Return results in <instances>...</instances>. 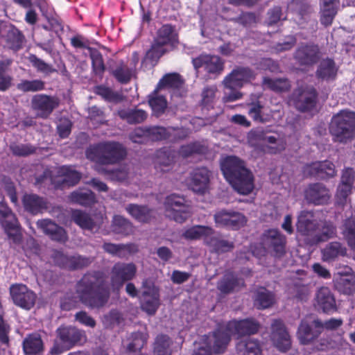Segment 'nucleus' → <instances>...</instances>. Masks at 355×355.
<instances>
[{
    "label": "nucleus",
    "mask_w": 355,
    "mask_h": 355,
    "mask_svg": "<svg viewBox=\"0 0 355 355\" xmlns=\"http://www.w3.org/2000/svg\"><path fill=\"white\" fill-rule=\"evenodd\" d=\"M54 39L53 33L46 27L44 26V30L37 35V45L42 48L46 52L51 53L53 51V40Z\"/></svg>",
    "instance_id": "obj_56"
},
{
    "label": "nucleus",
    "mask_w": 355,
    "mask_h": 355,
    "mask_svg": "<svg viewBox=\"0 0 355 355\" xmlns=\"http://www.w3.org/2000/svg\"><path fill=\"white\" fill-rule=\"evenodd\" d=\"M36 224L37 227L42 230L51 239L60 243H64L67 240V234L64 229L53 220L50 219L39 220Z\"/></svg>",
    "instance_id": "obj_27"
},
{
    "label": "nucleus",
    "mask_w": 355,
    "mask_h": 355,
    "mask_svg": "<svg viewBox=\"0 0 355 355\" xmlns=\"http://www.w3.org/2000/svg\"><path fill=\"white\" fill-rule=\"evenodd\" d=\"M17 88L24 92H35L44 89V82L41 80H22L17 84Z\"/></svg>",
    "instance_id": "obj_61"
},
{
    "label": "nucleus",
    "mask_w": 355,
    "mask_h": 355,
    "mask_svg": "<svg viewBox=\"0 0 355 355\" xmlns=\"http://www.w3.org/2000/svg\"><path fill=\"white\" fill-rule=\"evenodd\" d=\"M173 341L170 337L166 334L158 335L153 343L154 355H172L171 347Z\"/></svg>",
    "instance_id": "obj_43"
},
{
    "label": "nucleus",
    "mask_w": 355,
    "mask_h": 355,
    "mask_svg": "<svg viewBox=\"0 0 355 355\" xmlns=\"http://www.w3.org/2000/svg\"><path fill=\"white\" fill-rule=\"evenodd\" d=\"M312 324L313 327H311L306 320H303L299 325L297 335L300 342L303 345L311 343L321 334L320 320L315 319Z\"/></svg>",
    "instance_id": "obj_23"
},
{
    "label": "nucleus",
    "mask_w": 355,
    "mask_h": 355,
    "mask_svg": "<svg viewBox=\"0 0 355 355\" xmlns=\"http://www.w3.org/2000/svg\"><path fill=\"white\" fill-rule=\"evenodd\" d=\"M240 285H243V281L230 273L224 275L218 282L217 288L221 293L227 294L232 292Z\"/></svg>",
    "instance_id": "obj_52"
},
{
    "label": "nucleus",
    "mask_w": 355,
    "mask_h": 355,
    "mask_svg": "<svg viewBox=\"0 0 355 355\" xmlns=\"http://www.w3.org/2000/svg\"><path fill=\"white\" fill-rule=\"evenodd\" d=\"M190 176L191 189L196 193H204L208 189L211 172L206 167L196 168Z\"/></svg>",
    "instance_id": "obj_22"
},
{
    "label": "nucleus",
    "mask_w": 355,
    "mask_h": 355,
    "mask_svg": "<svg viewBox=\"0 0 355 355\" xmlns=\"http://www.w3.org/2000/svg\"><path fill=\"white\" fill-rule=\"evenodd\" d=\"M72 219L82 229L94 233L97 232L103 223V215H90L79 210L73 212Z\"/></svg>",
    "instance_id": "obj_18"
},
{
    "label": "nucleus",
    "mask_w": 355,
    "mask_h": 355,
    "mask_svg": "<svg viewBox=\"0 0 355 355\" xmlns=\"http://www.w3.org/2000/svg\"><path fill=\"white\" fill-rule=\"evenodd\" d=\"M214 218L217 225L234 230L244 226L247 222L245 216L241 213L225 209L216 212Z\"/></svg>",
    "instance_id": "obj_16"
},
{
    "label": "nucleus",
    "mask_w": 355,
    "mask_h": 355,
    "mask_svg": "<svg viewBox=\"0 0 355 355\" xmlns=\"http://www.w3.org/2000/svg\"><path fill=\"white\" fill-rule=\"evenodd\" d=\"M178 43V35L171 25L162 26L157 33V36L150 50L146 53V58L157 60L161 56L168 51L166 46L173 49Z\"/></svg>",
    "instance_id": "obj_5"
},
{
    "label": "nucleus",
    "mask_w": 355,
    "mask_h": 355,
    "mask_svg": "<svg viewBox=\"0 0 355 355\" xmlns=\"http://www.w3.org/2000/svg\"><path fill=\"white\" fill-rule=\"evenodd\" d=\"M3 37L8 47L15 51L21 48L24 40L21 33L12 26L8 27Z\"/></svg>",
    "instance_id": "obj_41"
},
{
    "label": "nucleus",
    "mask_w": 355,
    "mask_h": 355,
    "mask_svg": "<svg viewBox=\"0 0 355 355\" xmlns=\"http://www.w3.org/2000/svg\"><path fill=\"white\" fill-rule=\"evenodd\" d=\"M192 63L196 70L204 67L207 73L216 75L220 74L225 67V61L219 56L208 54L200 55L193 58Z\"/></svg>",
    "instance_id": "obj_17"
},
{
    "label": "nucleus",
    "mask_w": 355,
    "mask_h": 355,
    "mask_svg": "<svg viewBox=\"0 0 355 355\" xmlns=\"http://www.w3.org/2000/svg\"><path fill=\"white\" fill-rule=\"evenodd\" d=\"M112 231L117 234L128 236L133 233L132 223L121 216H114L111 225Z\"/></svg>",
    "instance_id": "obj_46"
},
{
    "label": "nucleus",
    "mask_w": 355,
    "mask_h": 355,
    "mask_svg": "<svg viewBox=\"0 0 355 355\" xmlns=\"http://www.w3.org/2000/svg\"><path fill=\"white\" fill-rule=\"evenodd\" d=\"M226 180L239 193L247 195L253 188V176L241 159L235 156L226 157L221 164Z\"/></svg>",
    "instance_id": "obj_2"
},
{
    "label": "nucleus",
    "mask_w": 355,
    "mask_h": 355,
    "mask_svg": "<svg viewBox=\"0 0 355 355\" xmlns=\"http://www.w3.org/2000/svg\"><path fill=\"white\" fill-rule=\"evenodd\" d=\"M303 173L306 177L319 179L332 178L336 175L335 166L329 161L315 162L304 166Z\"/></svg>",
    "instance_id": "obj_20"
},
{
    "label": "nucleus",
    "mask_w": 355,
    "mask_h": 355,
    "mask_svg": "<svg viewBox=\"0 0 355 355\" xmlns=\"http://www.w3.org/2000/svg\"><path fill=\"white\" fill-rule=\"evenodd\" d=\"M24 352L26 355H33L43 350V343L38 334H30L23 341Z\"/></svg>",
    "instance_id": "obj_42"
},
{
    "label": "nucleus",
    "mask_w": 355,
    "mask_h": 355,
    "mask_svg": "<svg viewBox=\"0 0 355 355\" xmlns=\"http://www.w3.org/2000/svg\"><path fill=\"white\" fill-rule=\"evenodd\" d=\"M5 230L8 239L15 244H19L21 241V233L19 229L18 220L15 222H10V223H5L2 225Z\"/></svg>",
    "instance_id": "obj_59"
},
{
    "label": "nucleus",
    "mask_w": 355,
    "mask_h": 355,
    "mask_svg": "<svg viewBox=\"0 0 355 355\" xmlns=\"http://www.w3.org/2000/svg\"><path fill=\"white\" fill-rule=\"evenodd\" d=\"M92 62L94 72L96 75L101 76L105 71V65L101 53L94 49L89 48Z\"/></svg>",
    "instance_id": "obj_64"
},
{
    "label": "nucleus",
    "mask_w": 355,
    "mask_h": 355,
    "mask_svg": "<svg viewBox=\"0 0 355 355\" xmlns=\"http://www.w3.org/2000/svg\"><path fill=\"white\" fill-rule=\"evenodd\" d=\"M236 349L241 355H260L261 354L258 341L252 338L239 341L236 344Z\"/></svg>",
    "instance_id": "obj_51"
},
{
    "label": "nucleus",
    "mask_w": 355,
    "mask_h": 355,
    "mask_svg": "<svg viewBox=\"0 0 355 355\" xmlns=\"http://www.w3.org/2000/svg\"><path fill=\"white\" fill-rule=\"evenodd\" d=\"M317 92L313 87H298L290 97V103L300 112L312 110L316 105Z\"/></svg>",
    "instance_id": "obj_10"
},
{
    "label": "nucleus",
    "mask_w": 355,
    "mask_h": 355,
    "mask_svg": "<svg viewBox=\"0 0 355 355\" xmlns=\"http://www.w3.org/2000/svg\"><path fill=\"white\" fill-rule=\"evenodd\" d=\"M125 209L132 217L141 223H150L155 218V210L147 206L130 204Z\"/></svg>",
    "instance_id": "obj_35"
},
{
    "label": "nucleus",
    "mask_w": 355,
    "mask_h": 355,
    "mask_svg": "<svg viewBox=\"0 0 355 355\" xmlns=\"http://www.w3.org/2000/svg\"><path fill=\"white\" fill-rule=\"evenodd\" d=\"M334 284L336 289L346 295H352L355 293V275L352 268H348L345 272H337L334 279Z\"/></svg>",
    "instance_id": "obj_24"
},
{
    "label": "nucleus",
    "mask_w": 355,
    "mask_h": 355,
    "mask_svg": "<svg viewBox=\"0 0 355 355\" xmlns=\"http://www.w3.org/2000/svg\"><path fill=\"white\" fill-rule=\"evenodd\" d=\"M319 223L314 219L312 211H302L298 216L297 231L304 236L306 243L313 245L317 244Z\"/></svg>",
    "instance_id": "obj_7"
},
{
    "label": "nucleus",
    "mask_w": 355,
    "mask_h": 355,
    "mask_svg": "<svg viewBox=\"0 0 355 355\" xmlns=\"http://www.w3.org/2000/svg\"><path fill=\"white\" fill-rule=\"evenodd\" d=\"M172 128L162 126L146 127L147 139L159 141L170 138Z\"/></svg>",
    "instance_id": "obj_57"
},
{
    "label": "nucleus",
    "mask_w": 355,
    "mask_h": 355,
    "mask_svg": "<svg viewBox=\"0 0 355 355\" xmlns=\"http://www.w3.org/2000/svg\"><path fill=\"white\" fill-rule=\"evenodd\" d=\"M124 321L123 314L117 309H112L104 314L101 318L103 325L106 329H114Z\"/></svg>",
    "instance_id": "obj_55"
},
{
    "label": "nucleus",
    "mask_w": 355,
    "mask_h": 355,
    "mask_svg": "<svg viewBox=\"0 0 355 355\" xmlns=\"http://www.w3.org/2000/svg\"><path fill=\"white\" fill-rule=\"evenodd\" d=\"M208 151L207 147L200 141H194L183 145L180 148V155L187 158L195 155H204Z\"/></svg>",
    "instance_id": "obj_53"
},
{
    "label": "nucleus",
    "mask_w": 355,
    "mask_h": 355,
    "mask_svg": "<svg viewBox=\"0 0 355 355\" xmlns=\"http://www.w3.org/2000/svg\"><path fill=\"white\" fill-rule=\"evenodd\" d=\"M22 203L24 209L33 215L42 213L48 208L46 201L34 193L25 194L22 198Z\"/></svg>",
    "instance_id": "obj_33"
},
{
    "label": "nucleus",
    "mask_w": 355,
    "mask_h": 355,
    "mask_svg": "<svg viewBox=\"0 0 355 355\" xmlns=\"http://www.w3.org/2000/svg\"><path fill=\"white\" fill-rule=\"evenodd\" d=\"M76 293L67 294L60 301L63 311H70L78 306L79 302L92 309L105 306L110 297V288L107 279L101 273L86 274L76 285Z\"/></svg>",
    "instance_id": "obj_1"
},
{
    "label": "nucleus",
    "mask_w": 355,
    "mask_h": 355,
    "mask_svg": "<svg viewBox=\"0 0 355 355\" xmlns=\"http://www.w3.org/2000/svg\"><path fill=\"white\" fill-rule=\"evenodd\" d=\"M94 261L92 257L80 255L71 256L69 270H78L89 266Z\"/></svg>",
    "instance_id": "obj_63"
},
{
    "label": "nucleus",
    "mask_w": 355,
    "mask_h": 355,
    "mask_svg": "<svg viewBox=\"0 0 355 355\" xmlns=\"http://www.w3.org/2000/svg\"><path fill=\"white\" fill-rule=\"evenodd\" d=\"M210 245L213 250L219 254L232 251L234 248V242L217 237L211 239Z\"/></svg>",
    "instance_id": "obj_60"
},
{
    "label": "nucleus",
    "mask_w": 355,
    "mask_h": 355,
    "mask_svg": "<svg viewBox=\"0 0 355 355\" xmlns=\"http://www.w3.org/2000/svg\"><path fill=\"white\" fill-rule=\"evenodd\" d=\"M60 99L55 96L35 94L31 100V108L36 118L46 119L59 106Z\"/></svg>",
    "instance_id": "obj_9"
},
{
    "label": "nucleus",
    "mask_w": 355,
    "mask_h": 355,
    "mask_svg": "<svg viewBox=\"0 0 355 355\" xmlns=\"http://www.w3.org/2000/svg\"><path fill=\"white\" fill-rule=\"evenodd\" d=\"M98 173L102 174L106 178L114 182H123L128 179L130 175V168L128 165H121L112 170H108L104 167H96Z\"/></svg>",
    "instance_id": "obj_36"
},
{
    "label": "nucleus",
    "mask_w": 355,
    "mask_h": 355,
    "mask_svg": "<svg viewBox=\"0 0 355 355\" xmlns=\"http://www.w3.org/2000/svg\"><path fill=\"white\" fill-rule=\"evenodd\" d=\"M230 331L227 329V324L221 326L211 334L207 336L205 345L211 349L214 354H220L225 352L230 341Z\"/></svg>",
    "instance_id": "obj_13"
},
{
    "label": "nucleus",
    "mask_w": 355,
    "mask_h": 355,
    "mask_svg": "<svg viewBox=\"0 0 355 355\" xmlns=\"http://www.w3.org/2000/svg\"><path fill=\"white\" fill-rule=\"evenodd\" d=\"M262 242L274 257L281 258L285 254L286 239L279 230H266L262 236Z\"/></svg>",
    "instance_id": "obj_12"
},
{
    "label": "nucleus",
    "mask_w": 355,
    "mask_h": 355,
    "mask_svg": "<svg viewBox=\"0 0 355 355\" xmlns=\"http://www.w3.org/2000/svg\"><path fill=\"white\" fill-rule=\"evenodd\" d=\"M255 78L254 71L248 67H236L223 80V86L234 90L241 88L244 85Z\"/></svg>",
    "instance_id": "obj_11"
},
{
    "label": "nucleus",
    "mask_w": 355,
    "mask_h": 355,
    "mask_svg": "<svg viewBox=\"0 0 355 355\" xmlns=\"http://www.w3.org/2000/svg\"><path fill=\"white\" fill-rule=\"evenodd\" d=\"M159 304V295L141 296V309L149 315H154Z\"/></svg>",
    "instance_id": "obj_58"
},
{
    "label": "nucleus",
    "mask_w": 355,
    "mask_h": 355,
    "mask_svg": "<svg viewBox=\"0 0 355 355\" xmlns=\"http://www.w3.org/2000/svg\"><path fill=\"white\" fill-rule=\"evenodd\" d=\"M275 302V295L263 287L259 288L254 291V305L258 309H265L271 307Z\"/></svg>",
    "instance_id": "obj_38"
},
{
    "label": "nucleus",
    "mask_w": 355,
    "mask_h": 355,
    "mask_svg": "<svg viewBox=\"0 0 355 355\" xmlns=\"http://www.w3.org/2000/svg\"><path fill=\"white\" fill-rule=\"evenodd\" d=\"M183 83L184 81L178 73H168L160 80L157 88L166 94V92H169L170 89L182 87Z\"/></svg>",
    "instance_id": "obj_40"
},
{
    "label": "nucleus",
    "mask_w": 355,
    "mask_h": 355,
    "mask_svg": "<svg viewBox=\"0 0 355 355\" xmlns=\"http://www.w3.org/2000/svg\"><path fill=\"white\" fill-rule=\"evenodd\" d=\"M305 199L310 203L322 205L330 198L327 188L321 183L310 184L304 191Z\"/></svg>",
    "instance_id": "obj_26"
},
{
    "label": "nucleus",
    "mask_w": 355,
    "mask_h": 355,
    "mask_svg": "<svg viewBox=\"0 0 355 355\" xmlns=\"http://www.w3.org/2000/svg\"><path fill=\"white\" fill-rule=\"evenodd\" d=\"M146 334L142 332H133L127 338V344H123L122 355H146L141 350L147 342Z\"/></svg>",
    "instance_id": "obj_29"
},
{
    "label": "nucleus",
    "mask_w": 355,
    "mask_h": 355,
    "mask_svg": "<svg viewBox=\"0 0 355 355\" xmlns=\"http://www.w3.org/2000/svg\"><path fill=\"white\" fill-rule=\"evenodd\" d=\"M336 226L332 221L327 220H321L320 223H319L317 244L334 238L336 236Z\"/></svg>",
    "instance_id": "obj_45"
},
{
    "label": "nucleus",
    "mask_w": 355,
    "mask_h": 355,
    "mask_svg": "<svg viewBox=\"0 0 355 355\" xmlns=\"http://www.w3.org/2000/svg\"><path fill=\"white\" fill-rule=\"evenodd\" d=\"M263 144L275 145V146L271 147L273 150V153L281 151L285 148L284 141L277 134L272 133L270 131L267 130L266 131Z\"/></svg>",
    "instance_id": "obj_62"
},
{
    "label": "nucleus",
    "mask_w": 355,
    "mask_h": 355,
    "mask_svg": "<svg viewBox=\"0 0 355 355\" xmlns=\"http://www.w3.org/2000/svg\"><path fill=\"white\" fill-rule=\"evenodd\" d=\"M315 302V306L324 313H333L337 310L334 295L328 287L322 286L317 290Z\"/></svg>",
    "instance_id": "obj_21"
},
{
    "label": "nucleus",
    "mask_w": 355,
    "mask_h": 355,
    "mask_svg": "<svg viewBox=\"0 0 355 355\" xmlns=\"http://www.w3.org/2000/svg\"><path fill=\"white\" fill-rule=\"evenodd\" d=\"M339 0H320V21L324 27L332 24L339 8Z\"/></svg>",
    "instance_id": "obj_30"
},
{
    "label": "nucleus",
    "mask_w": 355,
    "mask_h": 355,
    "mask_svg": "<svg viewBox=\"0 0 355 355\" xmlns=\"http://www.w3.org/2000/svg\"><path fill=\"white\" fill-rule=\"evenodd\" d=\"M321 58L319 46L314 44H302L295 51L294 58L301 66L311 67Z\"/></svg>",
    "instance_id": "obj_14"
},
{
    "label": "nucleus",
    "mask_w": 355,
    "mask_h": 355,
    "mask_svg": "<svg viewBox=\"0 0 355 355\" xmlns=\"http://www.w3.org/2000/svg\"><path fill=\"white\" fill-rule=\"evenodd\" d=\"M86 157L101 165L115 164L123 160L127 152L123 146L116 141H104L89 146L85 151Z\"/></svg>",
    "instance_id": "obj_3"
},
{
    "label": "nucleus",
    "mask_w": 355,
    "mask_h": 355,
    "mask_svg": "<svg viewBox=\"0 0 355 355\" xmlns=\"http://www.w3.org/2000/svg\"><path fill=\"white\" fill-rule=\"evenodd\" d=\"M10 292L14 303L23 309L29 310L35 304L36 295L24 284L12 285Z\"/></svg>",
    "instance_id": "obj_15"
},
{
    "label": "nucleus",
    "mask_w": 355,
    "mask_h": 355,
    "mask_svg": "<svg viewBox=\"0 0 355 355\" xmlns=\"http://www.w3.org/2000/svg\"><path fill=\"white\" fill-rule=\"evenodd\" d=\"M289 9L303 18L313 12L310 0H292L288 4Z\"/></svg>",
    "instance_id": "obj_54"
},
{
    "label": "nucleus",
    "mask_w": 355,
    "mask_h": 355,
    "mask_svg": "<svg viewBox=\"0 0 355 355\" xmlns=\"http://www.w3.org/2000/svg\"><path fill=\"white\" fill-rule=\"evenodd\" d=\"M70 200L83 206H91L95 202V196L89 189H78L72 192L69 196Z\"/></svg>",
    "instance_id": "obj_47"
},
{
    "label": "nucleus",
    "mask_w": 355,
    "mask_h": 355,
    "mask_svg": "<svg viewBox=\"0 0 355 355\" xmlns=\"http://www.w3.org/2000/svg\"><path fill=\"white\" fill-rule=\"evenodd\" d=\"M329 132L336 142L348 144L355 139V112L340 110L329 123Z\"/></svg>",
    "instance_id": "obj_4"
},
{
    "label": "nucleus",
    "mask_w": 355,
    "mask_h": 355,
    "mask_svg": "<svg viewBox=\"0 0 355 355\" xmlns=\"http://www.w3.org/2000/svg\"><path fill=\"white\" fill-rule=\"evenodd\" d=\"M214 233V229L209 226L194 225L185 230L182 236L187 240H198L202 237L209 236Z\"/></svg>",
    "instance_id": "obj_44"
},
{
    "label": "nucleus",
    "mask_w": 355,
    "mask_h": 355,
    "mask_svg": "<svg viewBox=\"0 0 355 355\" xmlns=\"http://www.w3.org/2000/svg\"><path fill=\"white\" fill-rule=\"evenodd\" d=\"M57 334L62 345L68 349L80 342L83 338L82 331L71 326L60 327L57 330Z\"/></svg>",
    "instance_id": "obj_31"
},
{
    "label": "nucleus",
    "mask_w": 355,
    "mask_h": 355,
    "mask_svg": "<svg viewBox=\"0 0 355 355\" xmlns=\"http://www.w3.org/2000/svg\"><path fill=\"white\" fill-rule=\"evenodd\" d=\"M105 252L119 259H125L129 256L137 252L138 248L137 245L129 243H113L111 242H105L102 245Z\"/></svg>",
    "instance_id": "obj_28"
},
{
    "label": "nucleus",
    "mask_w": 355,
    "mask_h": 355,
    "mask_svg": "<svg viewBox=\"0 0 355 355\" xmlns=\"http://www.w3.org/2000/svg\"><path fill=\"white\" fill-rule=\"evenodd\" d=\"M186 202L183 196L175 193L167 196L164 202L165 216L175 222L184 223L189 216Z\"/></svg>",
    "instance_id": "obj_6"
},
{
    "label": "nucleus",
    "mask_w": 355,
    "mask_h": 355,
    "mask_svg": "<svg viewBox=\"0 0 355 355\" xmlns=\"http://www.w3.org/2000/svg\"><path fill=\"white\" fill-rule=\"evenodd\" d=\"M338 68L334 60L326 58L320 60L315 71V77L322 81H331L336 79Z\"/></svg>",
    "instance_id": "obj_32"
},
{
    "label": "nucleus",
    "mask_w": 355,
    "mask_h": 355,
    "mask_svg": "<svg viewBox=\"0 0 355 355\" xmlns=\"http://www.w3.org/2000/svg\"><path fill=\"white\" fill-rule=\"evenodd\" d=\"M259 329V324L254 319L241 321H230L227 323V329L232 335L243 336L256 334Z\"/></svg>",
    "instance_id": "obj_25"
},
{
    "label": "nucleus",
    "mask_w": 355,
    "mask_h": 355,
    "mask_svg": "<svg viewBox=\"0 0 355 355\" xmlns=\"http://www.w3.org/2000/svg\"><path fill=\"white\" fill-rule=\"evenodd\" d=\"M165 93L156 88L149 96L148 103L153 114L159 117L165 112L167 107V101L164 97Z\"/></svg>",
    "instance_id": "obj_39"
},
{
    "label": "nucleus",
    "mask_w": 355,
    "mask_h": 355,
    "mask_svg": "<svg viewBox=\"0 0 355 355\" xmlns=\"http://www.w3.org/2000/svg\"><path fill=\"white\" fill-rule=\"evenodd\" d=\"M270 337L274 345L280 351L286 352L290 349L291 337L282 320H273L271 324Z\"/></svg>",
    "instance_id": "obj_19"
},
{
    "label": "nucleus",
    "mask_w": 355,
    "mask_h": 355,
    "mask_svg": "<svg viewBox=\"0 0 355 355\" xmlns=\"http://www.w3.org/2000/svg\"><path fill=\"white\" fill-rule=\"evenodd\" d=\"M347 248L339 242H331L327 245L322 250V257L324 261H332L338 256H345Z\"/></svg>",
    "instance_id": "obj_48"
},
{
    "label": "nucleus",
    "mask_w": 355,
    "mask_h": 355,
    "mask_svg": "<svg viewBox=\"0 0 355 355\" xmlns=\"http://www.w3.org/2000/svg\"><path fill=\"white\" fill-rule=\"evenodd\" d=\"M117 116L130 125L141 123L147 119L146 111L135 108H123L116 112Z\"/></svg>",
    "instance_id": "obj_34"
},
{
    "label": "nucleus",
    "mask_w": 355,
    "mask_h": 355,
    "mask_svg": "<svg viewBox=\"0 0 355 355\" xmlns=\"http://www.w3.org/2000/svg\"><path fill=\"white\" fill-rule=\"evenodd\" d=\"M59 175L62 177L60 181L62 186L71 187L78 183L81 179V175L78 171L69 166H62L59 168Z\"/></svg>",
    "instance_id": "obj_49"
},
{
    "label": "nucleus",
    "mask_w": 355,
    "mask_h": 355,
    "mask_svg": "<svg viewBox=\"0 0 355 355\" xmlns=\"http://www.w3.org/2000/svg\"><path fill=\"white\" fill-rule=\"evenodd\" d=\"M264 89H268L275 92H284L288 91L291 85L287 78H270L264 77L262 81Z\"/></svg>",
    "instance_id": "obj_50"
},
{
    "label": "nucleus",
    "mask_w": 355,
    "mask_h": 355,
    "mask_svg": "<svg viewBox=\"0 0 355 355\" xmlns=\"http://www.w3.org/2000/svg\"><path fill=\"white\" fill-rule=\"evenodd\" d=\"M137 268L132 263L117 262L111 269L110 282L114 291H119L126 282L133 279L137 274Z\"/></svg>",
    "instance_id": "obj_8"
},
{
    "label": "nucleus",
    "mask_w": 355,
    "mask_h": 355,
    "mask_svg": "<svg viewBox=\"0 0 355 355\" xmlns=\"http://www.w3.org/2000/svg\"><path fill=\"white\" fill-rule=\"evenodd\" d=\"M341 234L348 246L355 251V215L351 214L342 222Z\"/></svg>",
    "instance_id": "obj_37"
}]
</instances>
